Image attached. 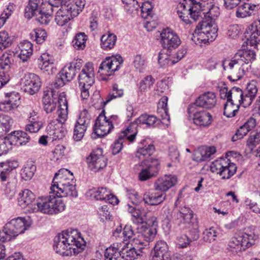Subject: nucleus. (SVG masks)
I'll list each match as a JSON object with an SVG mask.
<instances>
[{
  "mask_svg": "<svg viewBox=\"0 0 260 260\" xmlns=\"http://www.w3.org/2000/svg\"><path fill=\"white\" fill-rule=\"evenodd\" d=\"M64 7L62 5L59 10L57 11L55 18L56 23L60 26L64 25L73 18L68 11H64Z\"/></svg>",
  "mask_w": 260,
  "mask_h": 260,
  "instance_id": "nucleus-44",
  "label": "nucleus"
},
{
  "mask_svg": "<svg viewBox=\"0 0 260 260\" xmlns=\"http://www.w3.org/2000/svg\"><path fill=\"white\" fill-rule=\"evenodd\" d=\"M170 252L167 243L163 240L158 241L155 245L153 251L151 252V256L166 258L170 256Z\"/></svg>",
  "mask_w": 260,
  "mask_h": 260,
  "instance_id": "nucleus-37",
  "label": "nucleus"
},
{
  "mask_svg": "<svg viewBox=\"0 0 260 260\" xmlns=\"http://www.w3.org/2000/svg\"><path fill=\"white\" fill-rule=\"evenodd\" d=\"M58 187H50V193L58 198L77 197L78 196L75 182Z\"/></svg>",
  "mask_w": 260,
  "mask_h": 260,
  "instance_id": "nucleus-19",
  "label": "nucleus"
},
{
  "mask_svg": "<svg viewBox=\"0 0 260 260\" xmlns=\"http://www.w3.org/2000/svg\"><path fill=\"white\" fill-rule=\"evenodd\" d=\"M123 94V89L119 88L117 83H115L113 85L109 94L106 97L105 100L103 101V103L106 105L113 99L122 97Z\"/></svg>",
  "mask_w": 260,
  "mask_h": 260,
  "instance_id": "nucleus-49",
  "label": "nucleus"
},
{
  "mask_svg": "<svg viewBox=\"0 0 260 260\" xmlns=\"http://www.w3.org/2000/svg\"><path fill=\"white\" fill-rule=\"evenodd\" d=\"M85 4V0H68L63 5L64 11H68L74 18L83 11Z\"/></svg>",
  "mask_w": 260,
  "mask_h": 260,
  "instance_id": "nucleus-25",
  "label": "nucleus"
},
{
  "mask_svg": "<svg viewBox=\"0 0 260 260\" xmlns=\"http://www.w3.org/2000/svg\"><path fill=\"white\" fill-rule=\"evenodd\" d=\"M87 40V36L84 32L77 33L72 41L73 46L77 50H83Z\"/></svg>",
  "mask_w": 260,
  "mask_h": 260,
  "instance_id": "nucleus-51",
  "label": "nucleus"
},
{
  "mask_svg": "<svg viewBox=\"0 0 260 260\" xmlns=\"http://www.w3.org/2000/svg\"><path fill=\"white\" fill-rule=\"evenodd\" d=\"M198 30H195L192 34V40L197 45L201 43L206 44L212 42L217 36V26L209 25V23L201 22L200 28L197 25Z\"/></svg>",
  "mask_w": 260,
  "mask_h": 260,
  "instance_id": "nucleus-7",
  "label": "nucleus"
},
{
  "mask_svg": "<svg viewBox=\"0 0 260 260\" xmlns=\"http://www.w3.org/2000/svg\"><path fill=\"white\" fill-rule=\"evenodd\" d=\"M95 72L93 64L86 62L78 76L79 85L91 86L94 83Z\"/></svg>",
  "mask_w": 260,
  "mask_h": 260,
  "instance_id": "nucleus-17",
  "label": "nucleus"
},
{
  "mask_svg": "<svg viewBox=\"0 0 260 260\" xmlns=\"http://www.w3.org/2000/svg\"><path fill=\"white\" fill-rule=\"evenodd\" d=\"M122 244L114 243L111 246L107 248L105 251V260H117L121 256L120 248Z\"/></svg>",
  "mask_w": 260,
  "mask_h": 260,
  "instance_id": "nucleus-39",
  "label": "nucleus"
},
{
  "mask_svg": "<svg viewBox=\"0 0 260 260\" xmlns=\"http://www.w3.org/2000/svg\"><path fill=\"white\" fill-rule=\"evenodd\" d=\"M86 242L76 230H68L58 234L54 239L53 248L62 256L77 254L83 251Z\"/></svg>",
  "mask_w": 260,
  "mask_h": 260,
  "instance_id": "nucleus-2",
  "label": "nucleus"
},
{
  "mask_svg": "<svg viewBox=\"0 0 260 260\" xmlns=\"http://www.w3.org/2000/svg\"><path fill=\"white\" fill-rule=\"evenodd\" d=\"M245 232L241 235L232 237L228 243L230 250L238 251L244 250L254 244L255 241L258 238L257 235L248 228L245 229Z\"/></svg>",
  "mask_w": 260,
  "mask_h": 260,
  "instance_id": "nucleus-6",
  "label": "nucleus"
},
{
  "mask_svg": "<svg viewBox=\"0 0 260 260\" xmlns=\"http://www.w3.org/2000/svg\"><path fill=\"white\" fill-rule=\"evenodd\" d=\"M155 83V79L151 75H148L141 80L137 84L139 95L150 90Z\"/></svg>",
  "mask_w": 260,
  "mask_h": 260,
  "instance_id": "nucleus-41",
  "label": "nucleus"
},
{
  "mask_svg": "<svg viewBox=\"0 0 260 260\" xmlns=\"http://www.w3.org/2000/svg\"><path fill=\"white\" fill-rule=\"evenodd\" d=\"M245 37L249 43L255 44L258 37L260 35V20H256L249 25L244 33Z\"/></svg>",
  "mask_w": 260,
  "mask_h": 260,
  "instance_id": "nucleus-26",
  "label": "nucleus"
},
{
  "mask_svg": "<svg viewBox=\"0 0 260 260\" xmlns=\"http://www.w3.org/2000/svg\"><path fill=\"white\" fill-rule=\"evenodd\" d=\"M216 152L214 146L199 148L194 154V160L197 162L205 161Z\"/></svg>",
  "mask_w": 260,
  "mask_h": 260,
  "instance_id": "nucleus-36",
  "label": "nucleus"
},
{
  "mask_svg": "<svg viewBox=\"0 0 260 260\" xmlns=\"http://www.w3.org/2000/svg\"><path fill=\"white\" fill-rule=\"evenodd\" d=\"M234 57L237 61H241L240 63L244 66L254 61L256 58V54L252 50H242L236 53Z\"/></svg>",
  "mask_w": 260,
  "mask_h": 260,
  "instance_id": "nucleus-31",
  "label": "nucleus"
},
{
  "mask_svg": "<svg viewBox=\"0 0 260 260\" xmlns=\"http://www.w3.org/2000/svg\"><path fill=\"white\" fill-rule=\"evenodd\" d=\"M113 127L108 121V119L105 114V111H103L95 120L91 138L96 139L97 137H102L106 136L110 133Z\"/></svg>",
  "mask_w": 260,
  "mask_h": 260,
  "instance_id": "nucleus-13",
  "label": "nucleus"
},
{
  "mask_svg": "<svg viewBox=\"0 0 260 260\" xmlns=\"http://www.w3.org/2000/svg\"><path fill=\"white\" fill-rule=\"evenodd\" d=\"M91 196L96 200L104 201L109 195V190L106 187H99L91 190Z\"/></svg>",
  "mask_w": 260,
  "mask_h": 260,
  "instance_id": "nucleus-56",
  "label": "nucleus"
},
{
  "mask_svg": "<svg viewBox=\"0 0 260 260\" xmlns=\"http://www.w3.org/2000/svg\"><path fill=\"white\" fill-rule=\"evenodd\" d=\"M177 182V178L174 175H165L158 178L155 182L154 186L156 190H160L162 193L174 186Z\"/></svg>",
  "mask_w": 260,
  "mask_h": 260,
  "instance_id": "nucleus-21",
  "label": "nucleus"
},
{
  "mask_svg": "<svg viewBox=\"0 0 260 260\" xmlns=\"http://www.w3.org/2000/svg\"><path fill=\"white\" fill-rule=\"evenodd\" d=\"M42 102L45 112L47 113H51L56 107L57 95L52 90L44 91Z\"/></svg>",
  "mask_w": 260,
  "mask_h": 260,
  "instance_id": "nucleus-28",
  "label": "nucleus"
},
{
  "mask_svg": "<svg viewBox=\"0 0 260 260\" xmlns=\"http://www.w3.org/2000/svg\"><path fill=\"white\" fill-rule=\"evenodd\" d=\"M187 112L189 117L192 116L193 123L200 126L207 127L211 124L212 121L211 114L205 110H198L194 105H189Z\"/></svg>",
  "mask_w": 260,
  "mask_h": 260,
  "instance_id": "nucleus-11",
  "label": "nucleus"
},
{
  "mask_svg": "<svg viewBox=\"0 0 260 260\" xmlns=\"http://www.w3.org/2000/svg\"><path fill=\"white\" fill-rule=\"evenodd\" d=\"M193 215V211L190 208L186 206L181 207L178 212L175 214L173 218V223L176 226H179L182 224L188 223L191 221Z\"/></svg>",
  "mask_w": 260,
  "mask_h": 260,
  "instance_id": "nucleus-20",
  "label": "nucleus"
},
{
  "mask_svg": "<svg viewBox=\"0 0 260 260\" xmlns=\"http://www.w3.org/2000/svg\"><path fill=\"white\" fill-rule=\"evenodd\" d=\"M226 160L225 159L222 158L214 160L210 165V171L219 175L220 171H221L222 169L225 168L224 165H226Z\"/></svg>",
  "mask_w": 260,
  "mask_h": 260,
  "instance_id": "nucleus-59",
  "label": "nucleus"
},
{
  "mask_svg": "<svg viewBox=\"0 0 260 260\" xmlns=\"http://www.w3.org/2000/svg\"><path fill=\"white\" fill-rule=\"evenodd\" d=\"M28 123L25 126V130L30 133L38 132L43 126V122L39 117L28 119Z\"/></svg>",
  "mask_w": 260,
  "mask_h": 260,
  "instance_id": "nucleus-47",
  "label": "nucleus"
},
{
  "mask_svg": "<svg viewBox=\"0 0 260 260\" xmlns=\"http://www.w3.org/2000/svg\"><path fill=\"white\" fill-rule=\"evenodd\" d=\"M260 10V3L254 4L244 2L238 7L236 16L238 18H245L254 15Z\"/></svg>",
  "mask_w": 260,
  "mask_h": 260,
  "instance_id": "nucleus-23",
  "label": "nucleus"
},
{
  "mask_svg": "<svg viewBox=\"0 0 260 260\" xmlns=\"http://www.w3.org/2000/svg\"><path fill=\"white\" fill-rule=\"evenodd\" d=\"M202 5L194 0H183L178 4L177 12L183 21L189 24L190 22L189 15L196 21L201 16L202 12L205 11V9H202Z\"/></svg>",
  "mask_w": 260,
  "mask_h": 260,
  "instance_id": "nucleus-4",
  "label": "nucleus"
},
{
  "mask_svg": "<svg viewBox=\"0 0 260 260\" xmlns=\"http://www.w3.org/2000/svg\"><path fill=\"white\" fill-rule=\"evenodd\" d=\"M12 55L5 52L0 57V72L8 73L11 63Z\"/></svg>",
  "mask_w": 260,
  "mask_h": 260,
  "instance_id": "nucleus-54",
  "label": "nucleus"
},
{
  "mask_svg": "<svg viewBox=\"0 0 260 260\" xmlns=\"http://www.w3.org/2000/svg\"><path fill=\"white\" fill-rule=\"evenodd\" d=\"M6 97L8 98L7 100L15 108L18 106L20 100V96L18 92L13 91L7 93Z\"/></svg>",
  "mask_w": 260,
  "mask_h": 260,
  "instance_id": "nucleus-62",
  "label": "nucleus"
},
{
  "mask_svg": "<svg viewBox=\"0 0 260 260\" xmlns=\"http://www.w3.org/2000/svg\"><path fill=\"white\" fill-rule=\"evenodd\" d=\"M166 197L165 193L150 191L144 194L143 200L145 204L155 206L162 203L165 200Z\"/></svg>",
  "mask_w": 260,
  "mask_h": 260,
  "instance_id": "nucleus-29",
  "label": "nucleus"
},
{
  "mask_svg": "<svg viewBox=\"0 0 260 260\" xmlns=\"http://www.w3.org/2000/svg\"><path fill=\"white\" fill-rule=\"evenodd\" d=\"M137 237L133 238V243L135 246L141 252L145 247L149 245V243L152 241L156 234V229L154 228H150L143 225L137 226Z\"/></svg>",
  "mask_w": 260,
  "mask_h": 260,
  "instance_id": "nucleus-8",
  "label": "nucleus"
},
{
  "mask_svg": "<svg viewBox=\"0 0 260 260\" xmlns=\"http://www.w3.org/2000/svg\"><path fill=\"white\" fill-rule=\"evenodd\" d=\"M240 106L228 101L224 105L223 115L228 118L235 116Z\"/></svg>",
  "mask_w": 260,
  "mask_h": 260,
  "instance_id": "nucleus-50",
  "label": "nucleus"
},
{
  "mask_svg": "<svg viewBox=\"0 0 260 260\" xmlns=\"http://www.w3.org/2000/svg\"><path fill=\"white\" fill-rule=\"evenodd\" d=\"M123 61L120 55L106 57L101 63L99 72L102 75L110 76L119 70Z\"/></svg>",
  "mask_w": 260,
  "mask_h": 260,
  "instance_id": "nucleus-12",
  "label": "nucleus"
},
{
  "mask_svg": "<svg viewBox=\"0 0 260 260\" xmlns=\"http://www.w3.org/2000/svg\"><path fill=\"white\" fill-rule=\"evenodd\" d=\"M36 171V166L32 162H27L21 170L22 177L25 180H30Z\"/></svg>",
  "mask_w": 260,
  "mask_h": 260,
  "instance_id": "nucleus-52",
  "label": "nucleus"
},
{
  "mask_svg": "<svg viewBox=\"0 0 260 260\" xmlns=\"http://www.w3.org/2000/svg\"><path fill=\"white\" fill-rule=\"evenodd\" d=\"M30 36L31 38L34 40L37 43L42 44L47 37V33L44 29L36 28L30 33Z\"/></svg>",
  "mask_w": 260,
  "mask_h": 260,
  "instance_id": "nucleus-57",
  "label": "nucleus"
},
{
  "mask_svg": "<svg viewBox=\"0 0 260 260\" xmlns=\"http://www.w3.org/2000/svg\"><path fill=\"white\" fill-rule=\"evenodd\" d=\"M128 206L129 207L128 210L132 213V220L133 222L136 224L137 226L142 225V224L146 221L145 215H143L139 209L130 206L129 205Z\"/></svg>",
  "mask_w": 260,
  "mask_h": 260,
  "instance_id": "nucleus-48",
  "label": "nucleus"
},
{
  "mask_svg": "<svg viewBox=\"0 0 260 260\" xmlns=\"http://www.w3.org/2000/svg\"><path fill=\"white\" fill-rule=\"evenodd\" d=\"M224 166L225 168L220 171L219 175L222 179H228L235 174L237 167L235 164L231 162L229 159L226 160V165Z\"/></svg>",
  "mask_w": 260,
  "mask_h": 260,
  "instance_id": "nucleus-46",
  "label": "nucleus"
},
{
  "mask_svg": "<svg viewBox=\"0 0 260 260\" xmlns=\"http://www.w3.org/2000/svg\"><path fill=\"white\" fill-rule=\"evenodd\" d=\"M59 74L67 82L72 81L76 76L75 70L69 64L65 66Z\"/></svg>",
  "mask_w": 260,
  "mask_h": 260,
  "instance_id": "nucleus-53",
  "label": "nucleus"
},
{
  "mask_svg": "<svg viewBox=\"0 0 260 260\" xmlns=\"http://www.w3.org/2000/svg\"><path fill=\"white\" fill-rule=\"evenodd\" d=\"M35 200V195L28 189L21 191L17 199L19 206L23 209L28 207L29 212H31V208L35 206V203H34Z\"/></svg>",
  "mask_w": 260,
  "mask_h": 260,
  "instance_id": "nucleus-22",
  "label": "nucleus"
},
{
  "mask_svg": "<svg viewBox=\"0 0 260 260\" xmlns=\"http://www.w3.org/2000/svg\"><path fill=\"white\" fill-rule=\"evenodd\" d=\"M168 98L166 96L160 99L157 105V113L162 120L169 122L170 117L168 112Z\"/></svg>",
  "mask_w": 260,
  "mask_h": 260,
  "instance_id": "nucleus-38",
  "label": "nucleus"
},
{
  "mask_svg": "<svg viewBox=\"0 0 260 260\" xmlns=\"http://www.w3.org/2000/svg\"><path fill=\"white\" fill-rule=\"evenodd\" d=\"M10 141V146L17 145L22 146L27 145L30 140V138L28 135L23 131H14L7 137Z\"/></svg>",
  "mask_w": 260,
  "mask_h": 260,
  "instance_id": "nucleus-27",
  "label": "nucleus"
},
{
  "mask_svg": "<svg viewBox=\"0 0 260 260\" xmlns=\"http://www.w3.org/2000/svg\"><path fill=\"white\" fill-rule=\"evenodd\" d=\"M240 62L234 57L231 59H225L222 61L223 69L228 75V79L231 82L240 80L245 75V69Z\"/></svg>",
  "mask_w": 260,
  "mask_h": 260,
  "instance_id": "nucleus-9",
  "label": "nucleus"
},
{
  "mask_svg": "<svg viewBox=\"0 0 260 260\" xmlns=\"http://www.w3.org/2000/svg\"><path fill=\"white\" fill-rule=\"evenodd\" d=\"M44 3L43 0H29L25 9V17L30 19L35 16L43 7Z\"/></svg>",
  "mask_w": 260,
  "mask_h": 260,
  "instance_id": "nucleus-34",
  "label": "nucleus"
},
{
  "mask_svg": "<svg viewBox=\"0 0 260 260\" xmlns=\"http://www.w3.org/2000/svg\"><path fill=\"white\" fill-rule=\"evenodd\" d=\"M53 11L52 6L45 3L43 7L35 14L36 19L40 24L47 25L52 18Z\"/></svg>",
  "mask_w": 260,
  "mask_h": 260,
  "instance_id": "nucleus-24",
  "label": "nucleus"
},
{
  "mask_svg": "<svg viewBox=\"0 0 260 260\" xmlns=\"http://www.w3.org/2000/svg\"><path fill=\"white\" fill-rule=\"evenodd\" d=\"M217 102L216 96L214 92L207 91L199 95L194 103L190 105H194L195 107H201L207 109L214 108Z\"/></svg>",
  "mask_w": 260,
  "mask_h": 260,
  "instance_id": "nucleus-16",
  "label": "nucleus"
},
{
  "mask_svg": "<svg viewBox=\"0 0 260 260\" xmlns=\"http://www.w3.org/2000/svg\"><path fill=\"white\" fill-rule=\"evenodd\" d=\"M257 84L256 81L252 80L248 84L246 88L243 91L246 106H250L255 98L258 91Z\"/></svg>",
  "mask_w": 260,
  "mask_h": 260,
  "instance_id": "nucleus-30",
  "label": "nucleus"
},
{
  "mask_svg": "<svg viewBox=\"0 0 260 260\" xmlns=\"http://www.w3.org/2000/svg\"><path fill=\"white\" fill-rule=\"evenodd\" d=\"M137 126L138 124L135 121L131 123L119 136H122L126 142L128 141L129 142H133L138 133Z\"/></svg>",
  "mask_w": 260,
  "mask_h": 260,
  "instance_id": "nucleus-42",
  "label": "nucleus"
},
{
  "mask_svg": "<svg viewBox=\"0 0 260 260\" xmlns=\"http://www.w3.org/2000/svg\"><path fill=\"white\" fill-rule=\"evenodd\" d=\"M88 126L76 121L74 129L73 138L74 140L77 141H80L84 137Z\"/></svg>",
  "mask_w": 260,
  "mask_h": 260,
  "instance_id": "nucleus-55",
  "label": "nucleus"
},
{
  "mask_svg": "<svg viewBox=\"0 0 260 260\" xmlns=\"http://www.w3.org/2000/svg\"><path fill=\"white\" fill-rule=\"evenodd\" d=\"M157 120L156 116L144 114L141 115L135 120L138 124L145 125L146 127H153Z\"/></svg>",
  "mask_w": 260,
  "mask_h": 260,
  "instance_id": "nucleus-45",
  "label": "nucleus"
},
{
  "mask_svg": "<svg viewBox=\"0 0 260 260\" xmlns=\"http://www.w3.org/2000/svg\"><path fill=\"white\" fill-rule=\"evenodd\" d=\"M259 143L260 131L254 134H250L247 141V146L251 150H252Z\"/></svg>",
  "mask_w": 260,
  "mask_h": 260,
  "instance_id": "nucleus-61",
  "label": "nucleus"
},
{
  "mask_svg": "<svg viewBox=\"0 0 260 260\" xmlns=\"http://www.w3.org/2000/svg\"><path fill=\"white\" fill-rule=\"evenodd\" d=\"M55 195L39 198L35 206L31 208V212H40L47 214H58L64 210L66 205L61 199H56Z\"/></svg>",
  "mask_w": 260,
  "mask_h": 260,
  "instance_id": "nucleus-3",
  "label": "nucleus"
},
{
  "mask_svg": "<svg viewBox=\"0 0 260 260\" xmlns=\"http://www.w3.org/2000/svg\"><path fill=\"white\" fill-rule=\"evenodd\" d=\"M75 182L73 174L68 169H61L55 174L51 187L62 186Z\"/></svg>",
  "mask_w": 260,
  "mask_h": 260,
  "instance_id": "nucleus-18",
  "label": "nucleus"
},
{
  "mask_svg": "<svg viewBox=\"0 0 260 260\" xmlns=\"http://www.w3.org/2000/svg\"><path fill=\"white\" fill-rule=\"evenodd\" d=\"M21 84L25 92L33 95L39 90L42 82L38 75L29 73L25 74L21 79Z\"/></svg>",
  "mask_w": 260,
  "mask_h": 260,
  "instance_id": "nucleus-14",
  "label": "nucleus"
},
{
  "mask_svg": "<svg viewBox=\"0 0 260 260\" xmlns=\"http://www.w3.org/2000/svg\"><path fill=\"white\" fill-rule=\"evenodd\" d=\"M12 43V40L7 31H0V51L9 47Z\"/></svg>",
  "mask_w": 260,
  "mask_h": 260,
  "instance_id": "nucleus-60",
  "label": "nucleus"
},
{
  "mask_svg": "<svg viewBox=\"0 0 260 260\" xmlns=\"http://www.w3.org/2000/svg\"><path fill=\"white\" fill-rule=\"evenodd\" d=\"M145 143L146 141L143 140L138 147L136 157L142 161L135 165L134 168L135 172L139 174V180L142 181L156 176L160 166L158 159L149 157L155 151L154 146Z\"/></svg>",
  "mask_w": 260,
  "mask_h": 260,
  "instance_id": "nucleus-1",
  "label": "nucleus"
},
{
  "mask_svg": "<svg viewBox=\"0 0 260 260\" xmlns=\"http://www.w3.org/2000/svg\"><path fill=\"white\" fill-rule=\"evenodd\" d=\"M103 153V149L98 148L93 150L87 157L88 168L90 171L98 172L106 167L107 159Z\"/></svg>",
  "mask_w": 260,
  "mask_h": 260,
  "instance_id": "nucleus-10",
  "label": "nucleus"
},
{
  "mask_svg": "<svg viewBox=\"0 0 260 260\" xmlns=\"http://www.w3.org/2000/svg\"><path fill=\"white\" fill-rule=\"evenodd\" d=\"M121 243L122 246L120 248L121 257L124 260H134L137 256L140 255L141 253L142 252L143 249H141V252L139 248H137L136 246L129 248L127 246L128 242L124 243L123 242Z\"/></svg>",
  "mask_w": 260,
  "mask_h": 260,
  "instance_id": "nucleus-32",
  "label": "nucleus"
},
{
  "mask_svg": "<svg viewBox=\"0 0 260 260\" xmlns=\"http://www.w3.org/2000/svg\"><path fill=\"white\" fill-rule=\"evenodd\" d=\"M160 43L164 49L168 51L176 49L181 44V40L177 35L170 28L162 30L160 34Z\"/></svg>",
  "mask_w": 260,
  "mask_h": 260,
  "instance_id": "nucleus-15",
  "label": "nucleus"
},
{
  "mask_svg": "<svg viewBox=\"0 0 260 260\" xmlns=\"http://www.w3.org/2000/svg\"><path fill=\"white\" fill-rule=\"evenodd\" d=\"M13 123L12 119L6 115H0V128L3 132H9Z\"/></svg>",
  "mask_w": 260,
  "mask_h": 260,
  "instance_id": "nucleus-58",
  "label": "nucleus"
},
{
  "mask_svg": "<svg viewBox=\"0 0 260 260\" xmlns=\"http://www.w3.org/2000/svg\"><path fill=\"white\" fill-rule=\"evenodd\" d=\"M204 15V18L202 22H206L209 23V25H216L215 21L216 18L219 15V10L218 7L214 6L213 5L209 6L207 8V11L203 12Z\"/></svg>",
  "mask_w": 260,
  "mask_h": 260,
  "instance_id": "nucleus-33",
  "label": "nucleus"
},
{
  "mask_svg": "<svg viewBox=\"0 0 260 260\" xmlns=\"http://www.w3.org/2000/svg\"><path fill=\"white\" fill-rule=\"evenodd\" d=\"M229 96L230 100L228 101L244 107H247L245 105L244 92L240 88L235 86L232 88L229 91Z\"/></svg>",
  "mask_w": 260,
  "mask_h": 260,
  "instance_id": "nucleus-35",
  "label": "nucleus"
},
{
  "mask_svg": "<svg viewBox=\"0 0 260 260\" xmlns=\"http://www.w3.org/2000/svg\"><path fill=\"white\" fill-rule=\"evenodd\" d=\"M30 225V223L24 218L18 217L11 220L3 227L2 232L4 233L3 242L15 239L19 235L24 233Z\"/></svg>",
  "mask_w": 260,
  "mask_h": 260,
  "instance_id": "nucleus-5",
  "label": "nucleus"
},
{
  "mask_svg": "<svg viewBox=\"0 0 260 260\" xmlns=\"http://www.w3.org/2000/svg\"><path fill=\"white\" fill-rule=\"evenodd\" d=\"M101 46L105 50H109L115 45L117 36L113 33L108 32L103 35L101 38Z\"/></svg>",
  "mask_w": 260,
  "mask_h": 260,
  "instance_id": "nucleus-43",
  "label": "nucleus"
},
{
  "mask_svg": "<svg viewBox=\"0 0 260 260\" xmlns=\"http://www.w3.org/2000/svg\"><path fill=\"white\" fill-rule=\"evenodd\" d=\"M90 120L91 116L88 111L86 109H84L80 112L79 118L77 121L81 124H84L86 125L89 126L90 123Z\"/></svg>",
  "mask_w": 260,
  "mask_h": 260,
  "instance_id": "nucleus-64",
  "label": "nucleus"
},
{
  "mask_svg": "<svg viewBox=\"0 0 260 260\" xmlns=\"http://www.w3.org/2000/svg\"><path fill=\"white\" fill-rule=\"evenodd\" d=\"M32 44L28 41L21 42L19 45V57L23 62L27 61L31 56L33 51Z\"/></svg>",
  "mask_w": 260,
  "mask_h": 260,
  "instance_id": "nucleus-40",
  "label": "nucleus"
},
{
  "mask_svg": "<svg viewBox=\"0 0 260 260\" xmlns=\"http://www.w3.org/2000/svg\"><path fill=\"white\" fill-rule=\"evenodd\" d=\"M217 232L214 228L206 229L203 232V239L206 242H211L215 240Z\"/></svg>",
  "mask_w": 260,
  "mask_h": 260,
  "instance_id": "nucleus-63",
  "label": "nucleus"
}]
</instances>
